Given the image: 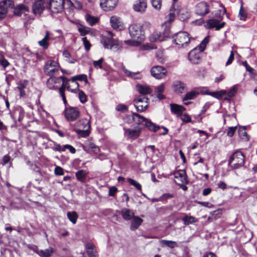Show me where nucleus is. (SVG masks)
Masks as SVG:
<instances>
[{
  "label": "nucleus",
  "instance_id": "1",
  "mask_svg": "<svg viewBox=\"0 0 257 257\" xmlns=\"http://www.w3.org/2000/svg\"><path fill=\"white\" fill-rule=\"evenodd\" d=\"M176 15L182 21H185L190 17V13L186 8L174 3L170 10L169 14L166 17V21L162 25L166 37H168L170 35V24L174 20Z\"/></svg>",
  "mask_w": 257,
  "mask_h": 257
},
{
  "label": "nucleus",
  "instance_id": "2",
  "mask_svg": "<svg viewBox=\"0 0 257 257\" xmlns=\"http://www.w3.org/2000/svg\"><path fill=\"white\" fill-rule=\"evenodd\" d=\"M108 36L101 35L100 37V42L105 48H120L123 46L117 39L113 38L114 34L107 31Z\"/></svg>",
  "mask_w": 257,
  "mask_h": 257
},
{
  "label": "nucleus",
  "instance_id": "3",
  "mask_svg": "<svg viewBox=\"0 0 257 257\" xmlns=\"http://www.w3.org/2000/svg\"><path fill=\"white\" fill-rule=\"evenodd\" d=\"M132 118L134 121L138 125H141L145 122L146 127L151 131L156 132L160 128L159 125L153 123L151 120L137 113H133Z\"/></svg>",
  "mask_w": 257,
  "mask_h": 257
},
{
  "label": "nucleus",
  "instance_id": "4",
  "mask_svg": "<svg viewBox=\"0 0 257 257\" xmlns=\"http://www.w3.org/2000/svg\"><path fill=\"white\" fill-rule=\"evenodd\" d=\"M128 31L132 38H137L141 42L144 40L143 26L142 24L138 23L132 24L128 27Z\"/></svg>",
  "mask_w": 257,
  "mask_h": 257
},
{
  "label": "nucleus",
  "instance_id": "5",
  "mask_svg": "<svg viewBox=\"0 0 257 257\" xmlns=\"http://www.w3.org/2000/svg\"><path fill=\"white\" fill-rule=\"evenodd\" d=\"M221 13V11H218L217 13L215 14V18L210 19L206 22V27L207 28H215V30L218 31L225 26V22L220 23L223 19Z\"/></svg>",
  "mask_w": 257,
  "mask_h": 257
},
{
  "label": "nucleus",
  "instance_id": "6",
  "mask_svg": "<svg viewBox=\"0 0 257 257\" xmlns=\"http://www.w3.org/2000/svg\"><path fill=\"white\" fill-rule=\"evenodd\" d=\"M244 163V156L240 151L235 152L230 157L229 165L236 169L242 167Z\"/></svg>",
  "mask_w": 257,
  "mask_h": 257
},
{
  "label": "nucleus",
  "instance_id": "7",
  "mask_svg": "<svg viewBox=\"0 0 257 257\" xmlns=\"http://www.w3.org/2000/svg\"><path fill=\"white\" fill-rule=\"evenodd\" d=\"M69 79L64 76H50V77L47 80V86L50 89H56L60 85L61 82L62 84L61 86L65 85L66 86L68 85Z\"/></svg>",
  "mask_w": 257,
  "mask_h": 257
},
{
  "label": "nucleus",
  "instance_id": "8",
  "mask_svg": "<svg viewBox=\"0 0 257 257\" xmlns=\"http://www.w3.org/2000/svg\"><path fill=\"white\" fill-rule=\"evenodd\" d=\"M60 66L58 62L54 60L48 61L44 68V71L46 75L53 76L59 73Z\"/></svg>",
  "mask_w": 257,
  "mask_h": 257
},
{
  "label": "nucleus",
  "instance_id": "9",
  "mask_svg": "<svg viewBox=\"0 0 257 257\" xmlns=\"http://www.w3.org/2000/svg\"><path fill=\"white\" fill-rule=\"evenodd\" d=\"M189 34L186 32H180L175 35L174 42L179 47H186L190 42Z\"/></svg>",
  "mask_w": 257,
  "mask_h": 257
},
{
  "label": "nucleus",
  "instance_id": "10",
  "mask_svg": "<svg viewBox=\"0 0 257 257\" xmlns=\"http://www.w3.org/2000/svg\"><path fill=\"white\" fill-rule=\"evenodd\" d=\"M167 69L161 66L156 65L152 67L150 70L151 75L157 79L164 78L167 74Z\"/></svg>",
  "mask_w": 257,
  "mask_h": 257
},
{
  "label": "nucleus",
  "instance_id": "11",
  "mask_svg": "<svg viewBox=\"0 0 257 257\" xmlns=\"http://www.w3.org/2000/svg\"><path fill=\"white\" fill-rule=\"evenodd\" d=\"M149 99L145 96H138L134 100L135 106L138 111H143L147 109L149 105Z\"/></svg>",
  "mask_w": 257,
  "mask_h": 257
},
{
  "label": "nucleus",
  "instance_id": "12",
  "mask_svg": "<svg viewBox=\"0 0 257 257\" xmlns=\"http://www.w3.org/2000/svg\"><path fill=\"white\" fill-rule=\"evenodd\" d=\"M64 0H50L49 8L53 13H61L64 8Z\"/></svg>",
  "mask_w": 257,
  "mask_h": 257
},
{
  "label": "nucleus",
  "instance_id": "13",
  "mask_svg": "<svg viewBox=\"0 0 257 257\" xmlns=\"http://www.w3.org/2000/svg\"><path fill=\"white\" fill-rule=\"evenodd\" d=\"M205 49H192L188 54L189 60L193 64H198Z\"/></svg>",
  "mask_w": 257,
  "mask_h": 257
},
{
  "label": "nucleus",
  "instance_id": "14",
  "mask_svg": "<svg viewBox=\"0 0 257 257\" xmlns=\"http://www.w3.org/2000/svg\"><path fill=\"white\" fill-rule=\"evenodd\" d=\"M80 115V111L78 108L75 107H69L65 108V115L69 121L76 120Z\"/></svg>",
  "mask_w": 257,
  "mask_h": 257
},
{
  "label": "nucleus",
  "instance_id": "15",
  "mask_svg": "<svg viewBox=\"0 0 257 257\" xmlns=\"http://www.w3.org/2000/svg\"><path fill=\"white\" fill-rule=\"evenodd\" d=\"M174 177L175 183L180 186H183L188 182L186 172L184 170H180L175 172Z\"/></svg>",
  "mask_w": 257,
  "mask_h": 257
},
{
  "label": "nucleus",
  "instance_id": "16",
  "mask_svg": "<svg viewBox=\"0 0 257 257\" xmlns=\"http://www.w3.org/2000/svg\"><path fill=\"white\" fill-rule=\"evenodd\" d=\"M124 135L125 137L131 140H136L140 136L142 128L137 126L135 128H124Z\"/></svg>",
  "mask_w": 257,
  "mask_h": 257
},
{
  "label": "nucleus",
  "instance_id": "17",
  "mask_svg": "<svg viewBox=\"0 0 257 257\" xmlns=\"http://www.w3.org/2000/svg\"><path fill=\"white\" fill-rule=\"evenodd\" d=\"M14 3L12 0H6L0 3V19L4 18L9 9H12Z\"/></svg>",
  "mask_w": 257,
  "mask_h": 257
},
{
  "label": "nucleus",
  "instance_id": "18",
  "mask_svg": "<svg viewBox=\"0 0 257 257\" xmlns=\"http://www.w3.org/2000/svg\"><path fill=\"white\" fill-rule=\"evenodd\" d=\"M110 24L111 27L115 30L122 31L124 26L121 19L116 16H112L110 18Z\"/></svg>",
  "mask_w": 257,
  "mask_h": 257
},
{
  "label": "nucleus",
  "instance_id": "19",
  "mask_svg": "<svg viewBox=\"0 0 257 257\" xmlns=\"http://www.w3.org/2000/svg\"><path fill=\"white\" fill-rule=\"evenodd\" d=\"M195 12L200 16H204L209 12V5L205 2H200L196 6Z\"/></svg>",
  "mask_w": 257,
  "mask_h": 257
},
{
  "label": "nucleus",
  "instance_id": "20",
  "mask_svg": "<svg viewBox=\"0 0 257 257\" xmlns=\"http://www.w3.org/2000/svg\"><path fill=\"white\" fill-rule=\"evenodd\" d=\"M117 0H100V6L105 11L112 10L116 6Z\"/></svg>",
  "mask_w": 257,
  "mask_h": 257
},
{
  "label": "nucleus",
  "instance_id": "21",
  "mask_svg": "<svg viewBox=\"0 0 257 257\" xmlns=\"http://www.w3.org/2000/svg\"><path fill=\"white\" fill-rule=\"evenodd\" d=\"M44 0H36L32 6L33 13L35 15H40L45 9Z\"/></svg>",
  "mask_w": 257,
  "mask_h": 257
},
{
  "label": "nucleus",
  "instance_id": "22",
  "mask_svg": "<svg viewBox=\"0 0 257 257\" xmlns=\"http://www.w3.org/2000/svg\"><path fill=\"white\" fill-rule=\"evenodd\" d=\"M147 4L146 0H138L136 1L134 5V9L135 11L144 13L147 8Z\"/></svg>",
  "mask_w": 257,
  "mask_h": 257
},
{
  "label": "nucleus",
  "instance_id": "23",
  "mask_svg": "<svg viewBox=\"0 0 257 257\" xmlns=\"http://www.w3.org/2000/svg\"><path fill=\"white\" fill-rule=\"evenodd\" d=\"M132 219L130 229L131 230H135L141 225L143 220L137 216H134Z\"/></svg>",
  "mask_w": 257,
  "mask_h": 257
},
{
  "label": "nucleus",
  "instance_id": "24",
  "mask_svg": "<svg viewBox=\"0 0 257 257\" xmlns=\"http://www.w3.org/2000/svg\"><path fill=\"white\" fill-rule=\"evenodd\" d=\"M142 42L138 40H127L123 41H120V43L123 45L121 48L124 47H139Z\"/></svg>",
  "mask_w": 257,
  "mask_h": 257
},
{
  "label": "nucleus",
  "instance_id": "25",
  "mask_svg": "<svg viewBox=\"0 0 257 257\" xmlns=\"http://www.w3.org/2000/svg\"><path fill=\"white\" fill-rule=\"evenodd\" d=\"M185 84L180 81H176L174 82V90L177 93H183L185 91Z\"/></svg>",
  "mask_w": 257,
  "mask_h": 257
},
{
  "label": "nucleus",
  "instance_id": "26",
  "mask_svg": "<svg viewBox=\"0 0 257 257\" xmlns=\"http://www.w3.org/2000/svg\"><path fill=\"white\" fill-rule=\"evenodd\" d=\"M95 245L91 243H88L86 245V249L88 257H97V251Z\"/></svg>",
  "mask_w": 257,
  "mask_h": 257
},
{
  "label": "nucleus",
  "instance_id": "27",
  "mask_svg": "<svg viewBox=\"0 0 257 257\" xmlns=\"http://www.w3.org/2000/svg\"><path fill=\"white\" fill-rule=\"evenodd\" d=\"M121 214L125 220H130L135 216L134 211L127 208H123L121 211Z\"/></svg>",
  "mask_w": 257,
  "mask_h": 257
},
{
  "label": "nucleus",
  "instance_id": "28",
  "mask_svg": "<svg viewBox=\"0 0 257 257\" xmlns=\"http://www.w3.org/2000/svg\"><path fill=\"white\" fill-rule=\"evenodd\" d=\"M170 106L171 111L176 114H181L185 110L183 106L176 104H171Z\"/></svg>",
  "mask_w": 257,
  "mask_h": 257
},
{
  "label": "nucleus",
  "instance_id": "29",
  "mask_svg": "<svg viewBox=\"0 0 257 257\" xmlns=\"http://www.w3.org/2000/svg\"><path fill=\"white\" fill-rule=\"evenodd\" d=\"M122 70L125 75L128 77H132L135 79H140L142 78V75L139 72H131L125 69L124 67L122 68Z\"/></svg>",
  "mask_w": 257,
  "mask_h": 257
},
{
  "label": "nucleus",
  "instance_id": "30",
  "mask_svg": "<svg viewBox=\"0 0 257 257\" xmlns=\"http://www.w3.org/2000/svg\"><path fill=\"white\" fill-rule=\"evenodd\" d=\"M85 20L87 23L90 26H93L98 22V18L96 17L92 16L88 14H87L85 16Z\"/></svg>",
  "mask_w": 257,
  "mask_h": 257
},
{
  "label": "nucleus",
  "instance_id": "31",
  "mask_svg": "<svg viewBox=\"0 0 257 257\" xmlns=\"http://www.w3.org/2000/svg\"><path fill=\"white\" fill-rule=\"evenodd\" d=\"M183 223L185 225H188L190 224L195 223L198 221V219L192 216L185 215L182 219Z\"/></svg>",
  "mask_w": 257,
  "mask_h": 257
},
{
  "label": "nucleus",
  "instance_id": "32",
  "mask_svg": "<svg viewBox=\"0 0 257 257\" xmlns=\"http://www.w3.org/2000/svg\"><path fill=\"white\" fill-rule=\"evenodd\" d=\"M138 90L140 93L145 96L146 94H150L152 92L151 89L148 86L146 85H138Z\"/></svg>",
  "mask_w": 257,
  "mask_h": 257
},
{
  "label": "nucleus",
  "instance_id": "33",
  "mask_svg": "<svg viewBox=\"0 0 257 257\" xmlns=\"http://www.w3.org/2000/svg\"><path fill=\"white\" fill-rule=\"evenodd\" d=\"M87 175V172L84 170H79L75 173L77 180L83 182L85 181Z\"/></svg>",
  "mask_w": 257,
  "mask_h": 257
},
{
  "label": "nucleus",
  "instance_id": "34",
  "mask_svg": "<svg viewBox=\"0 0 257 257\" xmlns=\"http://www.w3.org/2000/svg\"><path fill=\"white\" fill-rule=\"evenodd\" d=\"M245 129V126H239L238 132L239 137L242 139L247 141L249 140V137L246 132Z\"/></svg>",
  "mask_w": 257,
  "mask_h": 257
},
{
  "label": "nucleus",
  "instance_id": "35",
  "mask_svg": "<svg viewBox=\"0 0 257 257\" xmlns=\"http://www.w3.org/2000/svg\"><path fill=\"white\" fill-rule=\"evenodd\" d=\"M50 39L49 33L48 32H46V34L45 36L43 38V39L40 41H39V44L40 46L44 47V48H47L49 46L48 44V40Z\"/></svg>",
  "mask_w": 257,
  "mask_h": 257
},
{
  "label": "nucleus",
  "instance_id": "36",
  "mask_svg": "<svg viewBox=\"0 0 257 257\" xmlns=\"http://www.w3.org/2000/svg\"><path fill=\"white\" fill-rule=\"evenodd\" d=\"M156 55L159 62L163 63L166 61V57L164 55L162 49H159L156 52Z\"/></svg>",
  "mask_w": 257,
  "mask_h": 257
},
{
  "label": "nucleus",
  "instance_id": "37",
  "mask_svg": "<svg viewBox=\"0 0 257 257\" xmlns=\"http://www.w3.org/2000/svg\"><path fill=\"white\" fill-rule=\"evenodd\" d=\"M78 30L81 35L84 36L91 33L92 29L89 27L81 25L78 27Z\"/></svg>",
  "mask_w": 257,
  "mask_h": 257
},
{
  "label": "nucleus",
  "instance_id": "38",
  "mask_svg": "<svg viewBox=\"0 0 257 257\" xmlns=\"http://www.w3.org/2000/svg\"><path fill=\"white\" fill-rule=\"evenodd\" d=\"M67 216L69 220L73 223L75 224L78 216L77 213L75 211L68 212L67 213Z\"/></svg>",
  "mask_w": 257,
  "mask_h": 257
},
{
  "label": "nucleus",
  "instance_id": "39",
  "mask_svg": "<svg viewBox=\"0 0 257 257\" xmlns=\"http://www.w3.org/2000/svg\"><path fill=\"white\" fill-rule=\"evenodd\" d=\"M198 94V92L192 91L189 92H188L186 94L185 96L183 98V101H185L188 100H191L194 99L196 96Z\"/></svg>",
  "mask_w": 257,
  "mask_h": 257
},
{
  "label": "nucleus",
  "instance_id": "40",
  "mask_svg": "<svg viewBox=\"0 0 257 257\" xmlns=\"http://www.w3.org/2000/svg\"><path fill=\"white\" fill-rule=\"evenodd\" d=\"M238 17L240 20L243 21H245L247 18L246 12L245 10V9L243 8L242 6L240 7L238 14Z\"/></svg>",
  "mask_w": 257,
  "mask_h": 257
},
{
  "label": "nucleus",
  "instance_id": "41",
  "mask_svg": "<svg viewBox=\"0 0 257 257\" xmlns=\"http://www.w3.org/2000/svg\"><path fill=\"white\" fill-rule=\"evenodd\" d=\"M76 80L84 81L86 82L88 81L87 76L85 74H80L72 77L71 81L72 82H75Z\"/></svg>",
  "mask_w": 257,
  "mask_h": 257
},
{
  "label": "nucleus",
  "instance_id": "42",
  "mask_svg": "<svg viewBox=\"0 0 257 257\" xmlns=\"http://www.w3.org/2000/svg\"><path fill=\"white\" fill-rule=\"evenodd\" d=\"M226 94L225 90H220L216 92H213L209 93V94L216 98H221L225 94Z\"/></svg>",
  "mask_w": 257,
  "mask_h": 257
},
{
  "label": "nucleus",
  "instance_id": "43",
  "mask_svg": "<svg viewBox=\"0 0 257 257\" xmlns=\"http://www.w3.org/2000/svg\"><path fill=\"white\" fill-rule=\"evenodd\" d=\"M67 88V89H69V85H67L66 86V84L65 85H63V86H61L60 88H59V93H60V95L61 96L62 99H63V102L64 103L66 104V103H67V101H66V97L65 96V94H64V91H65V88Z\"/></svg>",
  "mask_w": 257,
  "mask_h": 257
},
{
  "label": "nucleus",
  "instance_id": "44",
  "mask_svg": "<svg viewBox=\"0 0 257 257\" xmlns=\"http://www.w3.org/2000/svg\"><path fill=\"white\" fill-rule=\"evenodd\" d=\"M149 40L151 42H155L159 40L161 41L162 39H161V36L158 33H154L150 37Z\"/></svg>",
  "mask_w": 257,
  "mask_h": 257
},
{
  "label": "nucleus",
  "instance_id": "45",
  "mask_svg": "<svg viewBox=\"0 0 257 257\" xmlns=\"http://www.w3.org/2000/svg\"><path fill=\"white\" fill-rule=\"evenodd\" d=\"M127 182L132 185L136 187L138 190L141 191L142 186L137 181L131 178H127Z\"/></svg>",
  "mask_w": 257,
  "mask_h": 257
},
{
  "label": "nucleus",
  "instance_id": "46",
  "mask_svg": "<svg viewBox=\"0 0 257 257\" xmlns=\"http://www.w3.org/2000/svg\"><path fill=\"white\" fill-rule=\"evenodd\" d=\"M162 242L164 245L167 246L170 248H174L175 247L178 246V244L177 242L175 241L163 240H162Z\"/></svg>",
  "mask_w": 257,
  "mask_h": 257
},
{
  "label": "nucleus",
  "instance_id": "47",
  "mask_svg": "<svg viewBox=\"0 0 257 257\" xmlns=\"http://www.w3.org/2000/svg\"><path fill=\"white\" fill-rule=\"evenodd\" d=\"M75 131L78 135H80V136H81L82 137H86L89 134V132L88 131H87V130H84L75 128Z\"/></svg>",
  "mask_w": 257,
  "mask_h": 257
},
{
  "label": "nucleus",
  "instance_id": "48",
  "mask_svg": "<svg viewBox=\"0 0 257 257\" xmlns=\"http://www.w3.org/2000/svg\"><path fill=\"white\" fill-rule=\"evenodd\" d=\"M153 7L157 10H160L162 6V0H151Z\"/></svg>",
  "mask_w": 257,
  "mask_h": 257
},
{
  "label": "nucleus",
  "instance_id": "49",
  "mask_svg": "<svg viewBox=\"0 0 257 257\" xmlns=\"http://www.w3.org/2000/svg\"><path fill=\"white\" fill-rule=\"evenodd\" d=\"M237 91V88L235 86L233 87L227 93V97L224 98L226 100H229L230 98L234 96Z\"/></svg>",
  "mask_w": 257,
  "mask_h": 257
},
{
  "label": "nucleus",
  "instance_id": "50",
  "mask_svg": "<svg viewBox=\"0 0 257 257\" xmlns=\"http://www.w3.org/2000/svg\"><path fill=\"white\" fill-rule=\"evenodd\" d=\"M78 96L80 101L81 103H84L87 101V96L83 91L79 90Z\"/></svg>",
  "mask_w": 257,
  "mask_h": 257
},
{
  "label": "nucleus",
  "instance_id": "51",
  "mask_svg": "<svg viewBox=\"0 0 257 257\" xmlns=\"http://www.w3.org/2000/svg\"><path fill=\"white\" fill-rule=\"evenodd\" d=\"M209 41V37H206L204 40L201 42L199 46L196 47L195 48H205L206 45Z\"/></svg>",
  "mask_w": 257,
  "mask_h": 257
},
{
  "label": "nucleus",
  "instance_id": "52",
  "mask_svg": "<svg viewBox=\"0 0 257 257\" xmlns=\"http://www.w3.org/2000/svg\"><path fill=\"white\" fill-rule=\"evenodd\" d=\"M9 65V62L4 58L2 54H0V65L3 68H6Z\"/></svg>",
  "mask_w": 257,
  "mask_h": 257
},
{
  "label": "nucleus",
  "instance_id": "53",
  "mask_svg": "<svg viewBox=\"0 0 257 257\" xmlns=\"http://www.w3.org/2000/svg\"><path fill=\"white\" fill-rule=\"evenodd\" d=\"M63 55L66 58H68V62L70 63H73L75 62V59L73 58H70V54L67 50H65L63 52Z\"/></svg>",
  "mask_w": 257,
  "mask_h": 257
},
{
  "label": "nucleus",
  "instance_id": "54",
  "mask_svg": "<svg viewBox=\"0 0 257 257\" xmlns=\"http://www.w3.org/2000/svg\"><path fill=\"white\" fill-rule=\"evenodd\" d=\"M127 106L125 105L119 104L116 107V110L118 111L125 112L127 110Z\"/></svg>",
  "mask_w": 257,
  "mask_h": 257
},
{
  "label": "nucleus",
  "instance_id": "55",
  "mask_svg": "<svg viewBox=\"0 0 257 257\" xmlns=\"http://www.w3.org/2000/svg\"><path fill=\"white\" fill-rule=\"evenodd\" d=\"M41 252L44 257H50L53 253V250L52 249H47L44 250H41Z\"/></svg>",
  "mask_w": 257,
  "mask_h": 257
},
{
  "label": "nucleus",
  "instance_id": "56",
  "mask_svg": "<svg viewBox=\"0 0 257 257\" xmlns=\"http://www.w3.org/2000/svg\"><path fill=\"white\" fill-rule=\"evenodd\" d=\"M165 90V85L163 83L160 85L156 87L155 88V91L156 93H163Z\"/></svg>",
  "mask_w": 257,
  "mask_h": 257
},
{
  "label": "nucleus",
  "instance_id": "57",
  "mask_svg": "<svg viewBox=\"0 0 257 257\" xmlns=\"http://www.w3.org/2000/svg\"><path fill=\"white\" fill-rule=\"evenodd\" d=\"M63 148L64 146H61L60 144H55L52 149L54 151L64 152L65 151V149Z\"/></svg>",
  "mask_w": 257,
  "mask_h": 257
},
{
  "label": "nucleus",
  "instance_id": "58",
  "mask_svg": "<svg viewBox=\"0 0 257 257\" xmlns=\"http://www.w3.org/2000/svg\"><path fill=\"white\" fill-rule=\"evenodd\" d=\"M16 11H20L21 13H25V12H28V8L23 5H20L17 6Z\"/></svg>",
  "mask_w": 257,
  "mask_h": 257
},
{
  "label": "nucleus",
  "instance_id": "59",
  "mask_svg": "<svg viewBox=\"0 0 257 257\" xmlns=\"http://www.w3.org/2000/svg\"><path fill=\"white\" fill-rule=\"evenodd\" d=\"M103 61V59L101 58L98 61H94L93 63V65L95 68H102V63Z\"/></svg>",
  "mask_w": 257,
  "mask_h": 257
},
{
  "label": "nucleus",
  "instance_id": "60",
  "mask_svg": "<svg viewBox=\"0 0 257 257\" xmlns=\"http://www.w3.org/2000/svg\"><path fill=\"white\" fill-rule=\"evenodd\" d=\"M236 128H237L236 126L229 127L228 128V131L227 132V136H228L229 137H232L233 136L234 132H235V130H236Z\"/></svg>",
  "mask_w": 257,
  "mask_h": 257
},
{
  "label": "nucleus",
  "instance_id": "61",
  "mask_svg": "<svg viewBox=\"0 0 257 257\" xmlns=\"http://www.w3.org/2000/svg\"><path fill=\"white\" fill-rule=\"evenodd\" d=\"M89 148L91 151L96 154L99 151V147L93 143L90 144Z\"/></svg>",
  "mask_w": 257,
  "mask_h": 257
},
{
  "label": "nucleus",
  "instance_id": "62",
  "mask_svg": "<svg viewBox=\"0 0 257 257\" xmlns=\"http://www.w3.org/2000/svg\"><path fill=\"white\" fill-rule=\"evenodd\" d=\"M54 172L55 175L59 176L63 175L64 174L63 169L59 166L55 167Z\"/></svg>",
  "mask_w": 257,
  "mask_h": 257
},
{
  "label": "nucleus",
  "instance_id": "63",
  "mask_svg": "<svg viewBox=\"0 0 257 257\" xmlns=\"http://www.w3.org/2000/svg\"><path fill=\"white\" fill-rule=\"evenodd\" d=\"M73 7L76 9L80 10L82 8V4L77 1H75L72 4Z\"/></svg>",
  "mask_w": 257,
  "mask_h": 257
},
{
  "label": "nucleus",
  "instance_id": "64",
  "mask_svg": "<svg viewBox=\"0 0 257 257\" xmlns=\"http://www.w3.org/2000/svg\"><path fill=\"white\" fill-rule=\"evenodd\" d=\"M117 191V189L115 186L111 187L109 189V195L110 196H114L115 194Z\"/></svg>",
  "mask_w": 257,
  "mask_h": 257
}]
</instances>
